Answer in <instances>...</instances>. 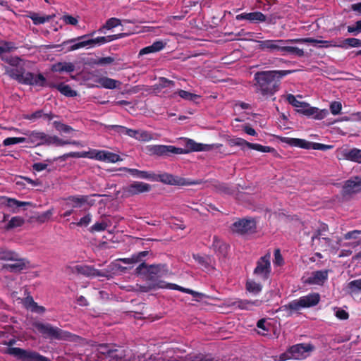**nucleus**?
I'll return each instance as SVG.
<instances>
[{
  "label": "nucleus",
  "instance_id": "1",
  "mask_svg": "<svg viewBox=\"0 0 361 361\" xmlns=\"http://www.w3.org/2000/svg\"><path fill=\"white\" fill-rule=\"evenodd\" d=\"M294 70H273L258 71L254 74V87L256 94L263 99H267L279 90L281 80L293 73Z\"/></svg>",
  "mask_w": 361,
  "mask_h": 361
},
{
  "label": "nucleus",
  "instance_id": "2",
  "mask_svg": "<svg viewBox=\"0 0 361 361\" xmlns=\"http://www.w3.org/2000/svg\"><path fill=\"white\" fill-rule=\"evenodd\" d=\"M118 171H128L133 176L138 178L160 181L163 183L171 185L187 186L200 185L203 183L201 179L192 180L178 176H174L168 173L154 174L149 171H140L136 169H130L127 167L119 168Z\"/></svg>",
  "mask_w": 361,
  "mask_h": 361
},
{
  "label": "nucleus",
  "instance_id": "3",
  "mask_svg": "<svg viewBox=\"0 0 361 361\" xmlns=\"http://www.w3.org/2000/svg\"><path fill=\"white\" fill-rule=\"evenodd\" d=\"M186 147L188 149L177 147L173 145H150L146 147V152L150 156L168 157L172 154H187L190 151L201 152L207 149L206 145L197 143L190 139L187 141Z\"/></svg>",
  "mask_w": 361,
  "mask_h": 361
},
{
  "label": "nucleus",
  "instance_id": "4",
  "mask_svg": "<svg viewBox=\"0 0 361 361\" xmlns=\"http://www.w3.org/2000/svg\"><path fill=\"white\" fill-rule=\"evenodd\" d=\"M6 74L20 84L39 87L45 86L46 78L42 73L35 75L31 72H26L25 68L22 66L6 68Z\"/></svg>",
  "mask_w": 361,
  "mask_h": 361
},
{
  "label": "nucleus",
  "instance_id": "5",
  "mask_svg": "<svg viewBox=\"0 0 361 361\" xmlns=\"http://www.w3.org/2000/svg\"><path fill=\"white\" fill-rule=\"evenodd\" d=\"M32 326L44 338L69 341H78L80 339V337L56 326H53L49 323L35 322H33Z\"/></svg>",
  "mask_w": 361,
  "mask_h": 361
},
{
  "label": "nucleus",
  "instance_id": "6",
  "mask_svg": "<svg viewBox=\"0 0 361 361\" xmlns=\"http://www.w3.org/2000/svg\"><path fill=\"white\" fill-rule=\"evenodd\" d=\"M0 260L11 262V263L4 264L3 269L14 273L23 270L28 263L25 259L21 258L17 252L4 247H0Z\"/></svg>",
  "mask_w": 361,
  "mask_h": 361
},
{
  "label": "nucleus",
  "instance_id": "7",
  "mask_svg": "<svg viewBox=\"0 0 361 361\" xmlns=\"http://www.w3.org/2000/svg\"><path fill=\"white\" fill-rule=\"evenodd\" d=\"M319 301L320 295L318 293H311L281 306V310L287 311L288 315L290 316L293 312L298 311L302 308L316 306L319 304Z\"/></svg>",
  "mask_w": 361,
  "mask_h": 361
},
{
  "label": "nucleus",
  "instance_id": "8",
  "mask_svg": "<svg viewBox=\"0 0 361 361\" xmlns=\"http://www.w3.org/2000/svg\"><path fill=\"white\" fill-rule=\"evenodd\" d=\"M5 353L22 361H50L49 358L39 353L17 347H9Z\"/></svg>",
  "mask_w": 361,
  "mask_h": 361
},
{
  "label": "nucleus",
  "instance_id": "9",
  "mask_svg": "<svg viewBox=\"0 0 361 361\" xmlns=\"http://www.w3.org/2000/svg\"><path fill=\"white\" fill-rule=\"evenodd\" d=\"M136 274H145L149 280L156 281L163 276L166 271V264H152L148 266L142 262L135 269Z\"/></svg>",
  "mask_w": 361,
  "mask_h": 361
},
{
  "label": "nucleus",
  "instance_id": "10",
  "mask_svg": "<svg viewBox=\"0 0 361 361\" xmlns=\"http://www.w3.org/2000/svg\"><path fill=\"white\" fill-rule=\"evenodd\" d=\"M258 49L267 52H283V45L293 44L292 39H266L257 41Z\"/></svg>",
  "mask_w": 361,
  "mask_h": 361
},
{
  "label": "nucleus",
  "instance_id": "11",
  "mask_svg": "<svg viewBox=\"0 0 361 361\" xmlns=\"http://www.w3.org/2000/svg\"><path fill=\"white\" fill-rule=\"evenodd\" d=\"M357 178L359 176H355L344 181L341 191V195L344 200H348L354 195L361 192V182L357 179Z\"/></svg>",
  "mask_w": 361,
  "mask_h": 361
},
{
  "label": "nucleus",
  "instance_id": "12",
  "mask_svg": "<svg viewBox=\"0 0 361 361\" xmlns=\"http://www.w3.org/2000/svg\"><path fill=\"white\" fill-rule=\"evenodd\" d=\"M228 145L231 147L238 146L242 150H245V147L261 152H272L274 151L273 147L269 146H263L257 143H251L241 137H234L228 140Z\"/></svg>",
  "mask_w": 361,
  "mask_h": 361
},
{
  "label": "nucleus",
  "instance_id": "13",
  "mask_svg": "<svg viewBox=\"0 0 361 361\" xmlns=\"http://www.w3.org/2000/svg\"><path fill=\"white\" fill-rule=\"evenodd\" d=\"M270 254L261 257L257 262L254 274L262 281H267L271 273Z\"/></svg>",
  "mask_w": 361,
  "mask_h": 361
},
{
  "label": "nucleus",
  "instance_id": "14",
  "mask_svg": "<svg viewBox=\"0 0 361 361\" xmlns=\"http://www.w3.org/2000/svg\"><path fill=\"white\" fill-rule=\"evenodd\" d=\"M256 229V222L253 219H242L234 222L231 226V230L238 234H245L254 232Z\"/></svg>",
  "mask_w": 361,
  "mask_h": 361
},
{
  "label": "nucleus",
  "instance_id": "15",
  "mask_svg": "<svg viewBox=\"0 0 361 361\" xmlns=\"http://www.w3.org/2000/svg\"><path fill=\"white\" fill-rule=\"evenodd\" d=\"M314 349L311 343H298L290 346L288 353L290 355V357L295 360H301L306 357L307 354Z\"/></svg>",
  "mask_w": 361,
  "mask_h": 361
},
{
  "label": "nucleus",
  "instance_id": "16",
  "mask_svg": "<svg viewBox=\"0 0 361 361\" xmlns=\"http://www.w3.org/2000/svg\"><path fill=\"white\" fill-rule=\"evenodd\" d=\"M297 111L308 117L312 116L317 120H322L329 115L327 109H319L317 107L310 106L306 102H304V105H302Z\"/></svg>",
  "mask_w": 361,
  "mask_h": 361
},
{
  "label": "nucleus",
  "instance_id": "17",
  "mask_svg": "<svg viewBox=\"0 0 361 361\" xmlns=\"http://www.w3.org/2000/svg\"><path fill=\"white\" fill-rule=\"evenodd\" d=\"M151 190V185L140 181H134L123 188L124 192L128 197L137 195L144 192H148Z\"/></svg>",
  "mask_w": 361,
  "mask_h": 361
},
{
  "label": "nucleus",
  "instance_id": "18",
  "mask_svg": "<svg viewBox=\"0 0 361 361\" xmlns=\"http://www.w3.org/2000/svg\"><path fill=\"white\" fill-rule=\"evenodd\" d=\"M329 270H319L312 272L304 283L310 285H322L328 279Z\"/></svg>",
  "mask_w": 361,
  "mask_h": 361
},
{
  "label": "nucleus",
  "instance_id": "19",
  "mask_svg": "<svg viewBox=\"0 0 361 361\" xmlns=\"http://www.w3.org/2000/svg\"><path fill=\"white\" fill-rule=\"evenodd\" d=\"M67 157H73V158H85L89 157L91 159H95L99 161H106V151L101 150L96 151L94 155H91L89 152H70L64 155Z\"/></svg>",
  "mask_w": 361,
  "mask_h": 361
},
{
  "label": "nucleus",
  "instance_id": "20",
  "mask_svg": "<svg viewBox=\"0 0 361 361\" xmlns=\"http://www.w3.org/2000/svg\"><path fill=\"white\" fill-rule=\"evenodd\" d=\"M73 271L87 277L104 276V274L99 270L90 265H76Z\"/></svg>",
  "mask_w": 361,
  "mask_h": 361
},
{
  "label": "nucleus",
  "instance_id": "21",
  "mask_svg": "<svg viewBox=\"0 0 361 361\" xmlns=\"http://www.w3.org/2000/svg\"><path fill=\"white\" fill-rule=\"evenodd\" d=\"M51 111H46L44 109L37 110L36 111L23 116L26 120L35 121L38 119L42 118L43 120L51 121L54 118L56 117Z\"/></svg>",
  "mask_w": 361,
  "mask_h": 361
},
{
  "label": "nucleus",
  "instance_id": "22",
  "mask_svg": "<svg viewBox=\"0 0 361 361\" xmlns=\"http://www.w3.org/2000/svg\"><path fill=\"white\" fill-rule=\"evenodd\" d=\"M236 19L238 20H247L253 23H259L265 22L267 20L266 16L264 15L262 12L255 11L251 13H243L236 16Z\"/></svg>",
  "mask_w": 361,
  "mask_h": 361
},
{
  "label": "nucleus",
  "instance_id": "23",
  "mask_svg": "<svg viewBox=\"0 0 361 361\" xmlns=\"http://www.w3.org/2000/svg\"><path fill=\"white\" fill-rule=\"evenodd\" d=\"M25 142L34 145L46 144L47 135L44 132L33 130L27 135Z\"/></svg>",
  "mask_w": 361,
  "mask_h": 361
},
{
  "label": "nucleus",
  "instance_id": "24",
  "mask_svg": "<svg viewBox=\"0 0 361 361\" xmlns=\"http://www.w3.org/2000/svg\"><path fill=\"white\" fill-rule=\"evenodd\" d=\"M94 34V32H93L90 34L84 35H82V36H80V37H78L75 38H73V39L64 41L62 43L61 46H63L64 47L65 46H66L71 43L78 42L80 49L85 47L87 46H90V47H92V41H91V39H89L88 37L90 36H93Z\"/></svg>",
  "mask_w": 361,
  "mask_h": 361
},
{
  "label": "nucleus",
  "instance_id": "25",
  "mask_svg": "<svg viewBox=\"0 0 361 361\" xmlns=\"http://www.w3.org/2000/svg\"><path fill=\"white\" fill-rule=\"evenodd\" d=\"M283 142L291 147H299L302 149H312V142L300 138L284 137Z\"/></svg>",
  "mask_w": 361,
  "mask_h": 361
},
{
  "label": "nucleus",
  "instance_id": "26",
  "mask_svg": "<svg viewBox=\"0 0 361 361\" xmlns=\"http://www.w3.org/2000/svg\"><path fill=\"white\" fill-rule=\"evenodd\" d=\"M212 248L216 254L224 257L227 254L228 245L219 238L218 236L214 235L213 237Z\"/></svg>",
  "mask_w": 361,
  "mask_h": 361
},
{
  "label": "nucleus",
  "instance_id": "27",
  "mask_svg": "<svg viewBox=\"0 0 361 361\" xmlns=\"http://www.w3.org/2000/svg\"><path fill=\"white\" fill-rule=\"evenodd\" d=\"M125 34L119 33L116 35H108V36H102L97 37L94 39H90L92 41V47H94L96 46H100L106 43L110 42L111 41L122 38Z\"/></svg>",
  "mask_w": 361,
  "mask_h": 361
},
{
  "label": "nucleus",
  "instance_id": "28",
  "mask_svg": "<svg viewBox=\"0 0 361 361\" xmlns=\"http://www.w3.org/2000/svg\"><path fill=\"white\" fill-rule=\"evenodd\" d=\"M262 301L259 300H238L233 303V305L240 310H252L254 306H259Z\"/></svg>",
  "mask_w": 361,
  "mask_h": 361
},
{
  "label": "nucleus",
  "instance_id": "29",
  "mask_svg": "<svg viewBox=\"0 0 361 361\" xmlns=\"http://www.w3.org/2000/svg\"><path fill=\"white\" fill-rule=\"evenodd\" d=\"M89 197L88 195H71L66 200L67 204H71L73 208H80L88 202Z\"/></svg>",
  "mask_w": 361,
  "mask_h": 361
},
{
  "label": "nucleus",
  "instance_id": "30",
  "mask_svg": "<svg viewBox=\"0 0 361 361\" xmlns=\"http://www.w3.org/2000/svg\"><path fill=\"white\" fill-rule=\"evenodd\" d=\"M192 257L204 269L210 270L214 269L212 265V259L211 257L208 255L202 256L199 254H193Z\"/></svg>",
  "mask_w": 361,
  "mask_h": 361
},
{
  "label": "nucleus",
  "instance_id": "31",
  "mask_svg": "<svg viewBox=\"0 0 361 361\" xmlns=\"http://www.w3.org/2000/svg\"><path fill=\"white\" fill-rule=\"evenodd\" d=\"M165 47V44L160 40H157L154 42L152 44L145 47L140 49L139 52L140 56L151 54V53H156L161 50H162Z\"/></svg>",
  "mask_w": 361,
  "mask_h": 361
},
{
  "label": "nucleus",
  "instance_id": "32",
  "mask_svg": "<svg viewBox=\"0 0 361 361\" xmlns=\"http://www.w3.org/2000/svg\"><path fill=\"white\" fill-rule=\"evenodd\" d=\"M343 156L346 160L359 164L361 163V149H360L353 148L349 150H344Z\"/></svg>",
  "mask_w": 361,
  "mask_h": 361
},
{
  "label": "nucleus",
  "instance_id": "33",
  "mask_svg": "<svg viewBox=\"0 0 361 361\" xmlns=\"http://www.w3.org/2000/svg\"><path fill=\"white\" fill-rule=\"evenodd\" d=\"M97 82L100 87L110 90L116 88L121 83L118 80L108 77H101L97 80Z\"/></svg>",
  "mask_w": 361,
  "mask_h": 361
},
{
  "label": "nucleus",
  "instance_id": "34",
  "mask_svg": "<svg viewBox=\"0 0 361 361\" xmlns=\"http://www.w3.org/2000/svg\"><path fill=\"white\" fill-rule=\"evenodd\" d=\"M51 70L59 73H71L75 70V66L71 62H58L52 66Z\"/></svg>",
  "mask_w": 361,
  "mask_h": 361
},
{
  "label": "nucleus",
  "instance_id": "35",
  "mask_svg": "<svg viewBox=\"0 0 361 361\" xmlns=\"http://www.w3.org/2000/svg\"><path fill=\"white\" fill-rule=\"evenodd\" d=\"M338 47L347 49L350 47H361V39L357 38H347L338 45Z\"/></svg>",
  "mask_w": 361,
  "mask_h": 361
},
{
  "label": "nucleus",
  "instance_id": "36",
  "mask_svg": "<svg viewBox=\"0 0 361 361\" xmlns=\"http://www.w3.org/2000/svg\"><path fill=\"white\" fill-rule=\"evenodd\" d=\"M287 54H294L299 57H302L305 55V52L302 49H300L296 47L288 46V44H284L282 54L284 56Z\"/></svg>",
  "mask_w": 361,
  "mask_h": 361
},
{
  "label": "nucleus",
  "instance_id": "37",
  "mask_svg": "<svg viewBox=\"0 0 361 361\" xmlns=\"http://www.w3.org/2000/svg\"><path fill=\"white\" fill-rule=\"evenodd\" d=\"M347 290L351 295L361 292V279L350 281L347 285Z\"/></svg>",
  "mask_w": 361,
  "mask_h": 361
},
{
  "label": "nucleus",
  "instance_id": "38",
  "mask_svg": "<svg viewBox=\"0 0 361 361\" xmlns=\"http://www.w3.org/2000/svg\"><path fill=\"white\" fill-rule=\"evenodd\" d=\"M56 88L63 95L66 97H75L77 93L75 90H72L71 87L68 85H65L63 83H60L56 85Z\"/></svg>",
  "mask_w": 361,
  "mask_h": 361
},
{
  "label": "nucleus",
  "instance_id": "39",
  "mask_svg": "<svg viewBox=\"0 0 361 361\" xmlns=\"http://www.w3.org/2000/svg\"><path fill=\"white\" fill-rule=\"evenodd\" d=\"M99 352L102 354L106 355L109 357L115 358L117 356L114 355V353L117 351V350L113 348L110 345L103 343L100 344L98 346Z\"/></svg>",
  "mask_w": 361,
  "mask_h": 361
},
{
  "label": "nucleus",
  "instance_id": "40",
  "mask_svg": "<svg viewBox=\"0 0 361 361\" xmlns=\"http://www.w3.org/2000/svg\"><path fill=\"white\" fill-rule=\"evenodd\" d=\"M262 289V286L260 283H257L252 280H248L246 283V290L253 294L259 293Z\"/></svg>",
  "mask_w": 361,
  "mask_h": 361
},
{
  "label": "nucleus",
  "instance_id": "41",
  "mask_svg": "<svg viewBox=\"0 0 361 361\" xmlns=\"http://www.w3.org/2000/svg\"><path fill=\"white\" fill-rule=\"evenodd\" d=\"M53 126L57 131L61 133H69L74 131V129L71 126L64 124L60 121H54L53 122Z\"/></svg>",
  "mask_w": 361,
  "mask_h": 361
},
{
  "label": "nucleus",
  "instance_id": "42",
  "mask_svg": "<svg viewBox=\"0 0 361 361\" xmlns=\"http://www.w3.org/2000/svg\"><path fill=\"white\" fill-rule=\"evenodd\" d=\"M0 46V54L17 49L16 44L13 42L2 41Z\"/></svg>",
  "mask_w": 361,
  "mask_h": 361
},
{
  "label": "nucleus",
  "instance_id": "43",
  "mask_svg": "<svg viewBox=\"0 0 361 361\" xmlns=\"http://www.w3.org/2000/svg\"><path fill=\"white\" fill-rule=\"evenodd\" d=\"M157 89H163L166 87H173L175 86V82L171 80L164 77H160L159 78L158 83L155 85Z\"/></svg>",
  "mask_w": 361,
  "mask_h": 361
},
{
  "label": "nucleus",
  "instance_id": "44",
  "mask_svg": "<svg viewBox=\"0 0 361 361\" xmlns=\"http://www.w3.org/2000/svg\"><path fill=\"white\" fill-rule=\"evenodd\" d=\"M176 94H177L182 99L187 101H195L196 99L200 98L199 95L183 90H178Z\"/></svg>",
  "mask_w": 361,
  "mask_h": 361
},
{
  "label": "nucleus",
  "instance_id": "45",
  "mask_svg": "<svg viewBox=\"0 0 361 361\" xmlns=\"http://www.w3.org/2000/svg\"><path fill=\"white\" fill-rule=\"evenodd\" d=\"M136 136L135 139L141 142H148L153 140V135L147 130H137Z\"/></svg>",
  "mask_w": 361,
  "mask_h": 361
},
{
  "label": "nucleus",
  "instance_id": "46",
  "mask_svg": "<svg viewBox=\"0 0 361 361\" xmlns=\"http://www.w3.org/2000/svg\"><path fill=\"white\" fill-rule=\"evenodd\" d=\"M27 140L23 137H10L4 140L3 145L4 146H10L13 145L24 143Z\"/></svg>",
  "mask_w": 361,
  "mask_h": 361
},
{
  "label": "nucleus",
  "instance_id": "47",
  "mask_svg": "<svg viewBox=\"0 0 361 361\" xmlns=\"http://www.w3.org/2000/svg\"><path fill=\"white\" fill-rule=\"evenodd\" d=\"M216 189L221 193L231 195L234 192L233 188L225 183H218L215 185Z\"/></svg>",
  "mask_w": 361,
  "mask_h": 361
},
{
  "label": "nucleus",
  "instance_id": "48",
  "mask_svg": "<svg viewBox=\"0 0 361 361\" xmlns=\"http://www.w3.org/2000/svg\"><path fill=\"white\" fill-rule=\"evenodd\" d=\"M29 202H21L15 199L8 198L6 200V205L12 209L19 208L20 207L30 205Z\"/></svg>",
  "mask_w": 361,
  "mask_h": 361
},
{
  "label": "nucleus",
  "instance_id": "49",
  "mask_svg": "<svg viewBox=\"0 0 361 361\" xmlns=\"http://www.w3.org/2000/svg\"><path fill=\"white\" fill-rule=\"evenodd\" d=\"M24 224V220L20 216L12 217L11 219L8 222L6 225L7 229H11L13 228L21 226Z\"/></svg>",
  "mask_w": 361,
  "mask_h": 361
},
{
  "label": "nucleus",
  "instance_id": "50",
  "mask_svg": "<svg viewBox=\"0 0 361 361\" xmlns=\"http://www.w3.org/2000/svg\"><path fill=\"white\" fill-rule=\"evenodd\" d=\"M46 144L47 145L54 144L56 146H63V145H66V140H63L56 135H54V136L47 135Z\"/></svg>",
  "mask_w": 361,
  "mask_h": 361
},
{
  "label": "nucleus",
  "instance_id": "51",
  "mask_svg": "<svg viewBox=\"0 0 361 361\" xmlns=\"http://www.w3.org/2000/svg\"><path fill=\"white\" fill-rule=\"evenodd\" d=\"M109 226V221H102V222H97L93 224L90 228L92 232L104 231Z\"/></svg>",
  "mask_w": 361,
  "mask_h": 361
},
{
  "label": "nucleus",
  "instance_id": "52",
  "mask_svg": "<svg viewBox=\"0 0 361 361\" xmlns=\"http://www.w3.org/2000/svg\"><path fill=\"white\" fill-rule=\"evenodd\" d=\"M293 44H305V43H310L312 44L313 45L316 46L317 44L320 43V40L316 39L312 37H305V38H295L292 39Z\"/></svg>",
  "mask_w": 361,
  "mask_h": 361
},
{
  "label": "nucleus",
  "instance_id": "53",
  "mask_svg": "<svg viewBox=\"0 0 361 361\" xmlns=\"http://www.w3.org/2000/svg\"><path fill=\"white\" fill-rule=\"evenodd\" d=\"M120 25H121V20L116 18H111L106 21L105 24L103 26V28L111 30Z\"/></svg>",
  "mask_w": 361,
  "mask_h": 361
},
{
  "label": "nucleus",
  "instance_id": "54",
  "mask_svg": "<svg viewBox=\"0 0 361 361\" xmlns=\"http://www.w3.org/2000/svg\"><path fill=\"white\" fill-rule=\"evenodd\" d=\"M35 25L43 24L49 19L48 17L39 16L38 14L33 13L29 16Z\"/></svg>",
  "mask_w": 361,
  "mask_h": 361
},
{
  "label": "nucleus",
  "instance_id": "55",
  "mask_svg": "<svg viewBox=\"0 0 361 361\" xmlns=\"http://www.w3.org/2000/svg\"><path fill=\"white\" fill-rule=\"evenodd\" d=\"M286 100L290 104L297 108H300L302 105H304V102L298 101L292 94H288L286 96Z\"/></svg>",
  "mask_w": 361,
  "mask_h": 361
},
{
  "label": "nucleus",
  "instance_id": "56",
  "mask_svg": "<svg viewBox=\"0 0 361 361\" xmlns=\"http://www.w3.org/2000/svg\"><path fill=\"white\" fill-rule=\"evenodd\" d=\"M163 282L162 281H159V283L157 284V287L158 288H169V289H171V290H179L180 292H184L185 290V288L184 287H182V286H180L177 284H175V283H167L166 285L164 286V285H161V283H162Z\"/></svg>",
  "mask_w": 361,
  "mask_h": 361
},
{
  "label": "nucleus",
  "instance_id": "57",
  "mask_svg": "<svg viewBox=\"0 0 361 361\" xmlns=\"http://www.w3.org/2000/svg\"><path fill=\"white\" fill-rule=\"evenodd\" d=\"M114 61V58L111 56L99 58L93 61L95 65H107L111 64Z\"/></svg>",
  "mask_w": 361,
  "mask_h": 361
},
{
  "label": "nucleus",
  "instance_id": "58",
  "mask_svg": "<svg viewBox=\"0 0 361 361\" xmlns=\"http://www.w3.org/2000/svg\"><path fill=\"white\" fill-rule=\"evenodd\" d=\"M107 128L110 130H114L120 135H126V130L127 129L126 127L119 125H109L107 126Z\"/></svg>",
  "mask_w": 361,
  "mask_h": 361
},
{
  "label": "nucleus",
  "instance_id": "59",
  "mask_svg": "<svg viewBox=\"0 0 361 361\" xmlns=\"http://www.w3.org/2000/svg\"><path fill=\"white\" fill-rule=\"evenodd\" d=\"M107 128L110 130H114L120 135H126V130L127 129L126 127L119 125H109L107 126Z\"/></svg>",
  "mask_w": 361,
  "mask_h": 361
},
{
  "label": "nucleus",
  "instance_id": "60",
  "mask_svg": "<svg viewBox=\"0 0 361 361\" xmlns=\"http://www.w3.org/2000/svg\"><path fill=\"white\" fill-rule=\"evenodd\" d=\"M61 19L67 25H76L78 23L76 18L68 14L63 15Z\"/></svg>",
  "mask_w": 361,
  "mask_h": 361
},
{
  "label": "nucleus",
  "instance_id": "61",
  "mask_svg": "<svg viewBox=\"0 0 361 361\" xmlns=\"http://www.w3.org/2000/svg\"><path fill=\"white\" fill-rule=\"evenodd\" d=\"M342 109V105L341 103L339 102H333L330 104V111L332 114L334 115H338L341 113V111Z\"/></svg>",
  "mask_w": 361,
  "mask_h": 361
},
{
  "label": "nucleus",
  "instance_id": "62",
  "mask_svg": "<svg viewBox=\"0 0 361 361\" xmlns=\"http://www.w3.org/2000/svg\"><path fill=\"white\" fill-rule=\"evenodd\" d=\"M121 160H122V159L121 158V157L118 154L106 151V161H108L110 163H116V162H118Z\"/></svg>",
  "mask_w": 361,
  "mask_h": 361
},
{
  "label": "nucleus",
  "instance_id": "63",
  "mask_svg": "<svg viewBox=\"0 0 361 361\" xmlns=\"http://www.w3.org/2000/svg\"><path fill=\"white\" fill-rule=\"evenodd\" d=\"M348 32L355 35L361 32V20H357L355 25L348 26Z\"/></svg>",
  "mask_w": 361,
  "mask_h": 361
},
{
  "label": "nucleus",
  "instance_id": "64",
  "mask_svg": "<svg viewBox=\"0 0 361 361\" xmlns=\"http://www.w3.org/2000/svg\"><path fill=\"white\" fill-rule=\"evenodd\" d=\"M319 243H321L322 250H327L333 247L332 240L329 238H322Z\"/></svg>",
  "mask_w": 361,
  "mask_h": 361
}]
</instances>
